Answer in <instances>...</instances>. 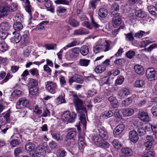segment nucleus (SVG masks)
I'll return each mask as SVG.
<instances>
[{
  "instance_id": "50",
  "label": "nucleus",
  "mask_w": 157,
  "mask_h": 157,
  "mask_svg": "<svg viewBox=\"0 0 157 157\" xmlns=\"http://www.w3.org/2000/svg\"><path fill=\"white\" fill-rule=\"evenodd\" d=\"M46 48L48 50L54 49L56 48V44H47L44 45Z\"/></svg>"
},
{
  "instance_id": "44",
  "label": "nucleus",
  "mask_w": 157,
  "mask_h": 157,
  "mask_svg": "<svg viewBox=\"0 0 157 157\" xmlns=\"http://www.w3.org/2000/svg\"><path fill=\"white\" fill-rule=\"evenodd\" d=\"M114 148L117 149H119L121 147V145L119 141L117 140H114L111 142Z\"/></svg>"
},
{
  "instance_id": "9",
  "label": "nucleus",
  "mask_w": 157,
  "mask_h": 157,
  "mask_svg": "<svg viewBox=\"0 0 157 157\" xmlns=\"http://www.w3.org/2000/svg\"><path fill=\"white\" fill-rule=\"evenodd\" d=\"M69 78V82L70 85L74 82L81 83L83 82L81 76L78 74H76Z\"/></svg>"
},
{
  "instance_id": "25",
  "label": "nucleus",
  "mask_w": 157,
  "mask_h": 157,
  "mask_svg": "<svg viewBox=\"0 0 157 157\" xmlns=\"http://www.w3.org/2000/svg\"><path fill=\"white\" fill-rule=\"evenodd\" d=\"M134 69L137 74L142 75L144 73V70L143 67L140 65H136L134 66Z\"/></svg>"
},
{
  "instance_id": "1",
  "label": "nucleus",
  "mask_w": 157,
  "mask_h": 157,
  "mask_svg": "<svg viewBox=\"0 0 157 157\" xmlns=\"http://www.w3.org/2000/svg\"><path fill=\"white\" fill-rule=\"evenodd\" d=\"M71 95L73 97V102L76 111L79 113L80 120L83 124L86 122L85 113H87L86 107L83 105V102L79 98L77 94L74 91H71Z\"/></svg>"
},
{
  "instance_id": "61",
  "label": "nucleus",
  "mask_w": 157,
  "mask_h": 157,
  "mask_svg": "<svg viewBox=\"0 0 157 157\" xmlns=\"http://www.w3.org/2000/svg\"><path fill=\"white\" fill-rule=\"evenodd\" d=\"M146 138L147 140V142H148L152 144H153L155 141L154 138L152 136L147 135Z\"/></svg>"
},
{
  "instance_id": "23",
  "label": "nucleus",
  "mask_w": 157,
  "mask_h": 157,
  "mask_svg": "<svg viewBox=\"0 0 157 157\" xmlns=\"http://www.w3.org/2000/svg\"><path fill=\"white\" fill-rule=\"evenodd\" d=\"M135 15L136 17L141 18H145L147 15V13L146 12L141 9L136 11Z\"/></svg>"
},
{
  "instance_id": "20",
  "label": "nucleus",
  "mask_w": 157,
  "mask_h": 157,
  "mask_svg": "<svg viewBox=\"0 0 157 157\" xmlns=\"http://www.w3.org/2000/svg\"><path fill=\"white\" fill-rule=\"evenodd\" d=\"M108 100L113 108H115L118 107V103L116 97L111 96L109 98Z\"/></svg>"
},
{
  "instance_id": "21",
  "label": "nucleus",
  "mask_w": 157,
  "mask_h": 157,
  "mask_svg": "<svg viewBox=\"0 0 157 157\" xmlns=\"http://www.w3.org/2000/svg\"><path fill=\"white\" fill-rule=\"evenodd\" d=\"M29 38L27 35L23 34L21 36L20 41L21 45L23 46L27 45L29 42Z\"/></svg>"
},
{
  "instance_id": "19",
  "label": "nucleus",
  "mask_w": 157,
  "mask_h": 157,
  "mask_svg": "<svg viewBox=\"0 0 157 157\" xmlns=\"http://www.w3.org/2000/svg\"><path fill=\"white\" fill-rule=\"evenodd\" d=\"M80 52V48L78 47L72 48L71 49L70 57L72 58H76L78 56Z\"/></svg>"
},
{
  "instance_id": "64",
  "label": "nucleus",
  "mask_w": 157,
  "mask_h": 157,
  "mask_svg": "<svg viewBox=\"0 0 157 157\" xmlns=\"http://www.w3.org/2000/svg\"><path fill=\"white\" fill-rule=\"evenodd\" d=\"M124 62V60L123 59H117L114 62V63L117 65H121Z\"/></svg>"
},
{
  "instance_id": "47",
  "label": "nucleus",
  "mask_w": 157,
  "mask_h": 157,
  "mask_svg": "<svg viewBox=\"0 0 157 157\" xmlns=\"http://www.w3.org/2000/svg\"><path fill=\"white\" fill-rule=\"evenodd\" d=\"M133 34L132 32L128 33L127 34H125L126 36V39L129 41H132L134 40V38L133 36Z\"/></svg>"
},
{
  "instance_id": "2",
  "label": "nucleus",
  "mask_w": 157,
  "mask_h": 157,
  "mask_svg": "<svg viewBox=\"0 0 157 157\" xmlns=\"http://www.w3.org/2000/svg\"><path fill=\"white\" fill-rule=\"evenodd\" d=\"M76 116L75 112L71 113L69 111H66L62 115V119L64 121L68 123H73L75 121Z\"/></svg>"
},
{
  "instance_id": "55",
  "label": "nucleus",
  "mask_w": 157,
  "mask_h": 157,
  "mask_svg": "<svg viewBox=\"0 0 157 157\" xmlns=\"http://www.w3.org/2000/svg\"><path fill=\"white\" fill-rule=\"evenodd\" d=\"M126 55L128 58L132 59L135 56V53L133 51L129 50L126 53Z\"/></svg>"
},
{
  "instance_id": "33",
  "label": "nucleus",
  "mask_w": 157,
  "mask_h": 157,
  "mask_svg": "<svg viewBox=\"0 0 157 157\" xmlns=\"http://www.w3.org/2000/svg\"><path fill=\"white\" fill-rule=\"evenodd\" d=\"M147 9L149 13L152 15H157V8L155 6H147Z\"/></svg>"
},
{
  "instance_id": "18",
  "label": "nucleus",
  "mask_w": 157,
  "mask_h": 157,
  "mask_svg": "<svg viewBox=\"0 0 157 157\" xmlns=\"http://www.w3.org/2000/svg\"><path fill=\"white\" fill-rule=\"evenodd\" d=\"M130 92L129 90L126 88H123L118 91V95L121 98H124L129 94Z\"/></svg>"
},
{
  "instance_id": "28",
  "label": "nucleus",
  "mask_w": 157,
  "mask_h": 157,
  "mask_svg": "<svg viewBox=\"0 0 157 157\" xmlns=\"http://www.w3.org/2000/svg\"><path fill=\"white\" fill-rule=\"evenodd\" d=\"M35 144L33 143L27 142L25 145V149L27 151H31L35 149Z\"/></svg>"
},
{
  "instance_id": "46",
  "label": "nucleus",
  "mask_w": 157,
  "mask_h": 157,
  "mask_svg": "<svg viewBox=\"0 0 157 157\" xmlns=\"http://www.w3.org/2000/svg\"><path fill=\"white\" fill-rule=\"evenodd\" d=\"M13 34H14V41L16 43H19L21 41V36L20 34L16 32H13Z\"/></svg>"
},
{
  "instance_id": "58",
  "label": "nucleus",
  "mask_w": 157,
  "mask_h": 157,
  "mask_svg": "<svg viewBox=\"0 0 157 157\" xmlns=\"http://www.w3.org/2000/svg\"><path fill=\"white\" fill-rule=\"evenodd\" d=\"M57 4H63L68 5L69 4V1L67 0H56L55 1Z\"/></svg>"
},
{
  "instance_id": "7",
  "label": "nucleus",
  "mask_w": 157,
  "mask_h": 157,
  "mask_svg": "<svg viewBox=\"0 0 157 157\" xmlns=\"http://www.w3.org/2000/svg\"><path fill=\"white\" fill-rule=\"evenodd\" d=\"M76 130L75 129H72L71 131H69L67 134L66 135V138H67L69 140H73V141L72 142H70V144H69L68 145H70L71 146L73 147V146L75 145L76 143L75 141V138L76 137Z\"/></svg>"
},
{
  "instance_id": "62",
  "label": "nucleus",
  "mask_w": 157,
  "mask_h": 157,
  "mask_svg": "<svg viewBox=\"0 0 157 157\" xmlns=\"http://www.w3.org/2000/svg\"><path fill=\"white\" fill-rule=\"evenodd\" d=\"M151 111L153 116H157V105L152 106L151 109Z\"/></svg>"
},
{
  "instance_id": "59",
  "label": "nucleus",
  "mask_w": 157,
  "mask_h": 157,
  "mask_svg": "<svg viewBox=\"0 0 157 157\" xmlns=\"http://www.w3.org/2000/svg\"><path fill=\"white\" fill-rule=\"evenodd\" d=\"M49 147L52 149H54L57 148V143L53 141H52L49 144Z\"/></svg>"
},
{
  "instance_id": "15",
  "label": "nucleus",
  "mask_w": 157,
  "mask_h": 157,
  "mask_svg": "<svg viewBox=\"0 0 157 157\" xmlns=\"http://www.w3.org/2000/svg\"><path fill=\"white\" fill-rule=\"evenodd\" d=\"M138 117L142 121L148 122L150 121L151 118L147 112H141L139 114Z\"/></svg>"
},
{
  "instance_id": "43",
  "label": "nucleus",
  "mask_w": 157,
  "mask_h": 157,
  "mask_svg": "<svg viewBox=\"0 0 157 157\" xmlns=\"http://www.w3.org/2000/svg\"><path fill=\"white\" fill-rule=\"evenodd\" d=\"M52 137L58 141L62 140L63 138L60 134L58 133H51Z\"/></svg>"
},
{
  "instance_id": "49",
  "label": "nucleus",
  "mask_w": 157,
  "mask_h": 157,
  "mask_svg": "<svg viewBox=\"0 0 157 157\" xmlns=\"http://www.w3.org/2000/svg\"><path fill=\"white\" fill-rule=\"evenodd\" d=\"M77 44V42L76 40V39L72 42L67 44L65 47H64L63 49L65 50H66L67 48H69L73 47L76 45Z\"/></svg>"
},
{
  "instance_id": "6",
  "label": "nucleus",
  "mask_w": 157,
  "mask_h": 157,
  "mask_svg": "<svg viewBox=\"0 0 157 157\" xmlns=\"http://www.w3.org/2000/svg\"><path fill=\"white\" fill-rule=\"evenodd\" d=\"M82 25L89 29H92L93 27L96 29L100 26V25L95 21L93 17L91 18L90 24L88 21H85L83 22Z\"/></svg>"
},
{
  "instance_id": "3",
  "label": "nucleus",
  "mask_w": 157,
  "mask_h": 157,
  "mask_svg": "<svg viewBox=\"0 0 157 157\" xmlns=\"http://www.w3.org/2000/svg\"><path fill=\"white\" fill-rule=\"evenodd\" d=\"M110 49V44L107 42L102 44L96 45L94 48V52L95 53H98L102 51H107Z\"/></svg>"
},
{
  "instance_id": "38",
  "label": "nucleus",
  "mask_w": 157,
  "mask_h": 157,
  "mask_svg": "<svg viewBox=\"0 0 157 157\" xmlns=\"http://www.w3.org/2000/svg\"><path fill=\"white\" fill-rule=\"evenodd\" d=\"M147 128L144 127H140L139 128L137 129V132L140 136H141L144 135L146 132Z\"/></svg>"
},
{
  "instance_id": "53",
  "label": "nucleus",
  "mask_w": 157,
  "mask_h": 157,
  "mask_svg": "<svg viewBox=\"0 0 157 157\" xmlns=\"http://www.w3.org/2000/svg\"><path fill=\"white\" fill-rule=\"evenodd\" d=\"M124 80V78L122 76H121L118 78L116 80L115 85H120L122 84Z\"/></svg>"
},
{
  "instance_id": "39",
  "label": "nucleus",
  "mask_w": 157,
  "mask_h": 157,
  "mask_svg": "<svg viewBox=\"0 0 157 157\" xmlns=\"http://www.w3.org/2000/svg\"><path fill=\"white\" fill-rule=\"evenodd\" d=\"M9 46L4 42L3 41L0 43V51L4 52L7 50Z\"/></svg>"
},
{
  "instance_id": "60",
  "label": "nucleus",
  "mask_w": 157,
  "mask_h": 157,
  "mask_svg": "<svg viewBox=\"0 0 157 157\" xmlns=\"http://www.w3.org/2000/svg\"><path fill=\"white\" fill-rule=\"evenodd\" d=\"M59 157H64L67 155V152L64 150L60 149L59 152Z\"/></svg>"
},
{
  "instance_id": "54",
  "label": "nucleus",
  "mask_w": 157,
  "mask_h": 157,
  "mask_svg": "<svg viewBox=\"0 0 157 157\" xmlns=\"http://www.w3.org/2000/svg\"><path fill=\"white\" fill-rule=\"evenodd\" d=\"M155 155V153L154 151H149L147 152L141 157H154Z\"/></svg>"
},
{
  "instance_id": "36",
  "label": "nucleus",
  "mask_w": 157,
  "mask_h": 157,
  "mask_svg": "<svg viewBox=\"0 0 157 157\" xmlns=\"http://www.w3.org/2000/svg\"><path fill=\"white\" fill-rule=\"evenodd\" d=\"M0 26L3 31H6L9 30L10 28V25L7 22H3L0 24Z\"/></svg>"
},
{
  "instance_id": "40",
  "label": "nucleus",
  "mask_w": 157,
  "mask_h": 157,
  "mask_svg": "<svg viewBox=\"0 0 157 157\" xmlns=\"http://www.w3.org/2000/svg\"><path fill=\"white\" fill-rule=\"evenodd\" d=\"M105 67L101 65L97 66L95 69L94 71L97 73H101L105 70Z\"/></svg>"
},
{
  "instance_id": "32",
  "label": "nucleus",
  "mask_w": 157,
  "mask_h": 157,
  "mask_svg": "<svg viewBox=\"0 0 157 157\" xmlns=\"http://www.w3.org/2000/svg\"><path fill=\"white\" fill-rule=\"evenodd\" d=\"M89 59H80L78 64L80 66L83 67H87L90 62Z\"/></svg>"
},
{
  "instance_id": "5",
  "label": "nucleus",
  "mask_w": 157,
  "mask_h": 157,
  "mask_svg": "<svg viewBox=\"0 0 157 157\" xmlns=\"http://www.w3.org/2000/svg\"><path fill=\"white\" fill-rule=\"evenodd\" d=\"M93 139L95 144L99 147L104 148H109V147L110 144L107 142L101 141L97 136L94 137Z\"/></svg>"
},
{
  "instance_id": "26",
  "label": "nucleus",
  "mask_w": 157,
  "mask_h": 157,
  "mask_svg": "<svg viewBox=\"0 0 157 157\" xmlns=\"http://www.w3.org/2000/svg\"><path fill=\"white\" fill-rule=\"evenodd\" d=\"M108 14L107 10L104 8L102 7L99 9L98 11V15L101 17L103 18L106 17Z\"/></svg>"
},
{
  "instance_id": "51",
  "label": "nucleus",
  "mask_w": 157,
  "mask_h": 157,
  "mask_svg": "<svg viewBox=\"0 0 157 157\" xmlns=\"http://www.w3.org/2000/svg\"><path fill=\"white\" fill-rule=\"evenodd\" d=\"M144 82L142 80H137L136 81L135 86L136 87H141L144 84Z\"/></svg>"
},
{
  "instance_id": "41",
  "label": "nucleus",
  "mask_w": 157,
  "mask_h": 157,
  "mask_svg": "<svg viewBox=\"0 0 157 157\" xmlns=\"http://www.w3.org/2000/svg\"><path fill=\"white\" fill-rule=\"evenodd\" d=\"M13 28L15 30L20 31L22 29L23 26L21 22H16L14 24Z\"/></svg>"
},
{
  "instance_id": "13",
  "label": "nucleus",
  "mask_w": 157,
  "mask_h": 157,
  "mask_svg": "<svg viewBox=\"0 0 157 157\" xmlns=\"http://www.w3.org/2000/svg\"><path fill=\"white\" fill-rule=\"evenodd\" d=\"M98 134L101 138L104 140H106L108 138V135L107 131L105 128L103 127L99 128H98Z\"/></svg>"
},
{
  "instance_id": "52",
  "label": "nucleus",
  "mask_w": 157,
  "mask_h": 157,
  "mask_svg": "<svg viewBox=\"0 0 157 157\" xmlns=\"http://www.w3.org/2000/svg\"><path fill=\"white\" fill-rule=\"evenodd\" d=\"M29 72L33 76L36 75V77L39 75L38 71L37 68H33L29 71Z\"/></svg>"
},
{
  "instance_id": "56",
  "label": "nucleus",
  "mask_w": 157,
  "mask_h": 157,
  "mask_svg": "<svg viewBox=\"0 0 157 157\" xmlns=\"http://www.w3.org/2000/svg\"><path fill=\"white\" fill-rule=\"evenodd\" d=\"M144 145L145 147L146 150H150L153 145V144L149 142H148L146 141L144 143Z\"/></svg>"
},
{
  "instance_id": "57",
  "label": "nucleus",
  "mask_w": 157,
  "mask_h": 157,
  "mask_svg": "<svg viewBox=\"0 0 157 157\" xmlns=\"http://www.w3.org/2000/svg\"><path fill=\"white\" fill-rule=\"evenodd\" d=\"M20 142L17 139H14L12 140L10 142V144L11 147H16L19 145Z\"/></svg>"
},
{
  "instance_id": "24",
  "label": "nucleus",
  "mask_w": 157,
  "mask_h": 157,
  "mask_svg": "<svg viewBox=\"0 0 157 157\" xmlns=\"http://www.w3.org/2000/svg\"><path fill=\"white\" fill-rule=\"evenodd\" d=\"M121 151L123 156H128L132 154V151L131 149L128 147H124L121 149Z\"/></svg>"
},
{
  "instance_id": "31",
  "label": "nucleus",
  "mask_w": 157,
  "mask_h": 157,
  "mask_svg": "<svg viewBox=\"0 0 157 157\" xmlns=\"http://www.w3.org/2000/svg\"><path fill=\"white\" fill-rule=\"evenodd\" d=\"M68 23L73 27H76L79 25V23L71 17L69 18Z\"/></svg>"
},
{
  "instance_id": "4",
  "label": "nucleus",
  "mask_w": 157,
  "mask_h": 157,
  "mask_svg": "<svg viewBox=\"0 0 157 157\" xmlns=\"http://www.w3.org/2000/svg\"><path fill=\"white\" fill-rule=\"evenodd\" d=\"M45 88L48 92L54 94L57 91L58 86L56 83L49 81L45 83Z\"/></svg>"
},
{
  "instance_id": "63",
  "label": "nucleus",
  "mask_w": 157,
  "mask_h": 157,
  "mask_svg": "<svg viewBox=\"0 0 157 157\" xmlns=\"http://www.w3.org/2000/svg\"><path fill=\"white\" fill-rule=\"evenodd\" d=\"M96 94V91L94 89L89 90L88 91V95L90 97H92L93 96Z\"/></svg>"
},
{
  "instance_id": "48",
  "label": "nucleus",
  "mask_w": 157,
  "mask_h": 157,
  "mask_svg": "<svg viewBox=\"0 0 157 157\" xmlns=\"http://www.w3.org/2000/svg\"><path fill=\"white\" fill-rule=\"evenodd\" d=\"M146 33L143 31H139L136 33L134 35V37L138 38H141L143 36L145 35Z\"/></svg>"
},
{
  "instance_id": "17",
  "label": "nucleus",
  "mask_w": 157,
  "mask_h": 157,
  "mask_svg": "<svg viewBox=\"0 0 157 157\" xmlns=\"http://www.w3.org/2000/svg\"><path fill=\"white\" fill-rule=\"evenodd\" d=\"M25 10L29 14L30 20H31L33 19L32 13L31 10L32 6L30 5V2L29 0H26L25 2Z\"/></svg>"
},
{
  "instance_id": "30",
  "label": "nucleus",
  "mask_w": 157,
  "mask_h": 157,
  "mask_svg": "<svg viewBox=\"0 0 157 157\" xmlns=\"http://www.w3.org/2000/svg\"><path fill=\"white\" fill-rule=\"evenodd\" d=\"M9 11V8L7 6H4L0 9V13L2 16L7 15Z\"/></svg>"
},
{
  "instance_id": "42",
  "label": "nucleus",
  "mask_w": 157,
  "mask_h": 157,
  "mask_svg": "<svg viewBox=\"0 0 157 157\" xmlns=\"http://www.w3.org/2000/svg\"><path fill=\"white\" fill-rule=\"evenodd\" d=\"M29 84L31 86V87H36L38 85V82L36 79L30 78H29Z\"/></svg>"
},
{
  "instance_id": "29",
  "label": "nucleus",
  "mask_w": 157,
  "mask_h": 157,
  "mask_svg": "<svg viewBox=\"0 0 157 157\" xmlns=\"http://www.w3.org/2000/svg\"><path fill=\"white\" fill-rule=\"evenodd\" d=\"M134 110L130 108H127L124 109L122 111L123 115L126 117L131 116L134 114Z\"/></svg>"
},
{
  "instance_id": "16",
  "label": "nucleus",
  "mask_w": 157,
  "mask_h": 157,
  "mask_svg": "<svg viewBox=\"0 0 157 157\" xmlns=\"http://www.w3.org/2000/svg\"><path fill=\"white\" fill-rule=\"evenodd\" d=\"M124 126L123 124H121L114 128L113 133L115 137H117V136L119 135L122 132L124 128Z\"/></svg>"
},
{
  "instance_id": "14",
  "label": "nucleus",
  "mask_w": 157,
  "mask_h": 157,
  "mask_svg": "<svg viewBox=\"0 0 157 157\" xmlns=\"http://www.w3.org/2000/svg\"><path fill=\"white\" fill-rule=\"evenodd\" d=\"M129 136L131 141L136 143L137 141L139 139V135L137 132L135 130L130 131L129 133Z\"/></svg>"
},
{
  "instance_id": "8",
  "label": "nucleus",
  "mask_w": 157,
  "mask_h": 157,
  "mask_svg": "<svg viewBox=\"0 0 157 157\" xmlns=\"http://www.w3.org/2000/svg\"><path fill=\"white\" fill-rule=\"evenodd\" d=\"M22 104L24 107H29L30 105L29 101L25 98H22L19 99L17 102L16 107L17 109H20V105Z\"/></svg>"
},
{
  "instance_id": "34",
  "label": "nucleus",
  "mask_w": 157,
  "mask_h": 157,
  "mask_svg": "<svg viewBox=\"0 0 157 157\" xmlns=\"http://www.w3.org/2000/svg\"><path fill=\"white\" fill-rule=\"evenodd\" d=\"M24 152V148L23 147H18L16 148L14 150V154L15 156H19L20 154Z\"/></svg>"
},
{
  "instance_id": "27",
  "label": "nucleus",
  "mask_w": 157,
  "mask_h": 157,
  "mask_svg": "<svg viewBox=\"0 0 157 157\" xmlns=\"http://www.w3.org/2000/svg\"><path fill=\"white\" fill-rule=\"evenodd\" d=\"M88 33V32L86 31V29L83 28L75 30L74 33V34L75 35H82Z\"/></svg>"
},
{
  "instance_id": "11",
  "label": "nucleus",
  "mask_w": 157,
  "mask_h": 157,
  "mask_svg": "<svg viewBox=\"0 0 157 157\" xmlns=\"http://www.w3.org/2000/svg\"><path fill=\"white\" fill-rule=\"evenodd\" d=\"M147 78L148 79H150V80H155V78L156 75V71L154 70L153 68H148L146 71V72Z\"/></svg>"
},
{
  "instance_id": "10",
  "label": "nucleus",
  "mask_w": 157,
  "mask_h": 157,
  "mask_svg": "<svg viewBox=\"0 0 157 157\" xmlns=\"http://www.w3.org/2000/svg\"><path fill=\"white\" fill-rule=\"evenodd\" d=\"M46 152L44 148L38 147L36 148L35 150V154L32 155L33 157H44L45 155Z\"/></svg>"
},
{
  "instance_id": "22",
  "label": "nucleus",
  "mask_w": 157,
  "mask_h": 157,
  "mask_svg": "<svg viewBox=\"0 0 157 157\" xmlns=\"http://www.w3.org/2000/svg\"><path fill=\"white\" fill-rule=\"evenodd\" d=\"M80 52L82 55L86 56L89 52L88 46L86 45L82 46L80 48Z\"/></svg>"
},
{
  "instance_id": "45",
  "label": "nucleus",
  "mask_w": 157,
  "mask_h": 157,
  "mask_svg": "<svg viewBox=\"0 0 157 157\" xmlns=\"http://www.w3.org/2000/svg\"><path fill=\"white\" fill-rule=\"evenodd\" d=\"M22 95V91L19 90H15L12 94V95L14 98L21 97Z\"/></svg>"
},
{
  "instance_id": "37",
  "label": "nucleus",
  "mask_w": 157,
  "mask_h": 157,
  "mask_svg": "<svg viewBox=\"0 0 157 157\" xmlns=\"http://www.w3.org/2000/svg\"><path fill=\"white\" fill-rule=\"evenodd\" d=\"M39 88L36 87H31L29 89V93L32 95H35L38 93Z\"/></svg>"
},
{
  "instance_id": "35",
  "label": "nucleus",
  "mask_w": 157,
  "mask_h": 157,
  "mask_svg": "<svg viewBox=\"0 0 157 157\" xmlns=\"http://www.w3.org/2000/svg\"><path fill=\"white\" fill-rule=\"evenodd\" d=\"M132 102V98L131 97H128L122 101V106L125 107L128 106L131 104Z\"/></svg>"
},
{
  "instance_id": "12",
  "label": "nucleus",
  "mask_w": 157,
  "mask_h": 157,
  "mask_svg": "<svg viewBox=\"0 0 157 157\" xmlns=\"http://www.w3.org/2000/svg\"><path fill=\"white\" fill-rule=\"evenodd\" d=\"M122 20L120 14L115 16L112 19L113 26L114 28L118 27L121 23Z\"/></svg>"
}]
</instances>
